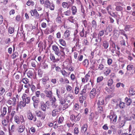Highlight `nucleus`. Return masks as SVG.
Masks as SVG:
<instances>
[{"label":"nucleus","instance_id":"obj_1","mask_svg":"<svg viewBox=\"0 0 135 135\" xmlns=\"http://www.w3.org/2000/svg\"><path fill=\"white\" fill-rule=\"evenodd\" d=\"M21 98L22 101H20L18 105V107L20 108L25 107L26 106V104H30L31 102L30 97L28 96L25 93H23V94Z\"/></svg>","mask_w":135,"mask_h":135},{"label":"nucleus","instance_id":"obj_2","mask_svg":"<svg viewBox=\"0 0 135 135\" xmlns=\"http://www.w3.org/2000/svg\"><path fill=\"white\" fill-rule=\"evenodd\" d=\"M60 49L59 56L61 60H63L65 58V56L68 55L70 53V50L67 47H63L61 46H59Z\"/></svg>","mask_w":135,"mask_h":135},{"label":"nucleus","instance_id":"obj_3","mask_svg":"<svg viewBox=\"0 0 135 135\" xmlns=\"http://www.w3.org/2000/svg\"><path fill=\"white\" fill-rule=\"evenodd\" d=\"M14 120L15 122L17 124H20L21 122V123H24L25 122V120L23 115H21L20 117L15 115L14 117Z\"/></svg>","mask_w":135,"mask_h":135},{"label":"nucleus","instance_id":"obj_4","mask_svg":"<svg viewBox=\"0 0 135 135\" xmlns=\"http://www.w3.org/2000/svg\"><path fill=\"white\" fill-rule=\"evenodd\" d=\"M44 92L45 94L46 97L49 98L50 100L54 98L55 97L53 95V93L52 92V90H49L47 88H46L44 90Z\"/></svg>","mask_w":135,"mask_h":135},{"label":"nucleus","instance_id":"obj_5","mask_svg":"<svg viewBox=\"0 0 135 135\" xmlns=\"http://www.w3.org/2000/svg\"><path fill=\"white\" fill-rule=\"evenodd\" d=\"M44 6L46 8H49L51 11L54 10L55 5L53 3H51L49 0H45Z\"/></svg>","mask_w":135,"mask_h":135},{"label":"nucleus","instance_id":"obj_6","mask_svg":"<svg viewBox=\"0 0 135 135\" xmlns=\"http://www.w3.org/2000/svg\"><path fill=\"white\" fill-rule=\"evenodd\" d=\"M26 115L27 119L30 120H32L35 122L37 120V118L36 115L32 113V112L29 110L27 112Z\"/></svg>","mask_w":135,"mask_h":135},{"label":"nucleus","instance_id":"obj_7","mask_svg":"<svg viewBox=\"0 0 135 135\" xmlns=\"http://www.w3.org/2000/svg\"><path fill=\"white\" fill-rule=\"evenodd\" d=\"M81 118V115L80 113L75 115L72 114L70 117V119L72 120H74L75 122H76L79 121Z\"/></svg>","mask_w":135,"mask_h":135},{"label":"nucleus","instance_id":"obj_8","mask_svg":"<svg viewBox=\"0 0 135 135\" xmlns=\"http://www.w3.org/2000/svg\"><path fill=\"white\" fill-rule=\"evenodd\" d=\"M2 120L1 123L3 126V128L4 131H6L7 130V128L8 127V123L5 119V117L3 118H0Z\"/></svg>","mask_w":135,"mask_h":135},{"label":"nucleus","instance_id":"obj_9","mask_svg":"<svg viewBox=\"0 0 135 135\" xmlns=\"http://www.w3.org/2000/svg\"><path fill=\"white\" fill-rule=\"evenodd\" d=\"M62 107L59 106L53 109L51 115L53 117L56 116L61 110Z\"/></svg>","mask_w":135,"mask_h":135},{"label":"nucleus","instance_id":"obj_10","mask_svg":"<svg viewBox=\"0 0 135 135\" xmlns=\"http://www.w3.org/2000/svg\"><path fill=\"white\" fill-rule=\"evenodd\" d=\"M32 99L33 102V105L35 108H36L40 102V99L37 98L35 96H33L32 97Z\"/></svg>","mask_w":135,"mask_h":135},{"label":"nucleus","instance_id":"obj_11","mask_svg":"<svg viewBox=\"0 0 135 135\" xmlns=\"http://www.w3.org/2000/svg\"><path fill=\"white\" fill-rule=\"evenodd\" d=\"M16 99L15 97H13L12 98H9L7 102V103L9 105L15 106L16 104Z\"/></svg>","mask_w":135,"mask_h":135},{"label":"nucleus","instance_id":"obj_12","mask_svg":"<svg viewBox=\"0 0 135 135\" xmlns=\"http://www.w3.org/2000/svg\"><path fill=\"white\" fill-rule=\"evenodd\" d=\"M52 49L54 52L55 54L58 56H59L60 54V50L58 46L55 44L53 45L52 46Z\"/></svg>","mask_w":135,"mask_h":135},{"label":"nucleus","instance_id":"obj_13","mask_svg":"<svg viewBox=\"0 0 135 135\" xmlns=\"http://www.w3.org/2000/svg\"><path fill=\"white\" fill-rule=\"evenodd\" d=\"M16 45L14 44L13 45V52L11 55V57L12 59H14L17 57L19 56V54L18 52L15 51Z\"/></svg>","mask_w":135,"mask_h":135},{"label":"nucleus","instance_id":"obj_14","mask_svg":"<svg viewBox=\"0 0 135 135\" xmlns=\"http://www.w3.org/2000/svg\"><path fill=\"white\" fill-rule=\"evenodd\" d=\"M30 13L31 14L32 16H34L35 18L36 19H38L40 17L39 14L37 11L36 9H35L33 10H31Z\"/></svg>","mask_w":135,"mask_h":135},{"label":"nucleus","instance_id":"obj_15","mask_svg":"<svg viewBox=\"0 0 135 135\" xmlns=\"http://www.w3.org/2000/svg\"><path fill=\"white\" fill-rule=\"evenodd\" d=\"M36 114L37 117L41 118V120H44L46 116V114L41 111H38L36 112Z\"/></svg>","mask_w":135,"mask_h":135},{"label":"nucleus","instance_id":"obj_16","mask_svg":"<svg viewBox=\"0 0 135 135\" xmlns=\"http://www.w3.org/2000/svg\"><path fill=\"white\" fill-rule=\"evenodd\" d=\"M50 58L51 60L54 62H58L60 60V59L59 57L55 58L54 55L53 54H50Z\"/></svg>","mask_w":135,"mask_h":135},{"label":"nucleus","instance_id":"obj_17","mask_svg":"<svg viewBox=\"0 0 135 135\" xmlns=\"http://www.w3.org/2000/svg\"><path fill=\"white\" fill-rule=\"evenodd\" d=\"M96 89L95 88H93L90 91V97L91 99H93L95 97L97 94Z\"/></svg>","mask_w":135,"mask_h":135},{"label":"nucleus","instance_id":"obj_18","mask_svg":"<svg viewBox=\"0 0 135 135\" xmlns=\"http://www.w3.org/2000/svg\"><path fill=\"white\" fill-rule=\"evenodd\" d=\"M115 5L116 6V9L118 11H122L123 9V8L121 6H123V4L119 2H117L115 3Z\"/></svg>","mask_w":135,"mask_h":135},{"label":"nucleus","instance_id":"obj_19","mask_svg":"<svg viewBox=\"0 0 135 135\" xmlns=\"http://www.w3.org/2000/svg\"><path fill=\"white\" fill-rule=\"evenodd\" d=\"M58 98L59 101V103L62 105L64 104L66 102L65 99L61 95H59L58 96Z\"/></svg>","mask_w":135,"mask_h":135},{"label":"nucleus","instance_id":"obj_20","mask_svg":"<svg viewBox=\"0 0 135 135\" xmlns=\"http://www.w3.org/2000/svg\"><path fill=\"white\" fill-rule=\"evenodd\" d=\"M1 114L0 115V118H3V117H5V116L7 113V107H4L3 108L2 111H1Z\"/></svg>","mask_w":135,"mask_h":135},{"label":"nucleus","instance_id":"obj_21","mask_svg":"<svg viewBox=\"0 0 135 135\" xmlns=\"http://www.w3.org/2000/svg\"><path fill=\"white\" fill-rule=\"evenodd\" d=\"M49 77L47 75H46L44 76L41 79V81L43 84L45 85L47 83V82L49 81Z\"/></svg>","mask_w":135,"mask_h":135},{"label":"nucleus","instance_id":"obj_22","mask_svg":"<svg viewBox=\"0 0 135 135\" xmlns=\"http://www.w3.org/2000/svg\"><path fill=\"white\" fill-rule=\"evenodd\" d=\"M75 124V123L73 121L71 122L70 120L67 121L66 123V126L69 128L73 127Z\"/></svg>","mask_w":135,"mask_h":135},{"label":"nucleus","instance_id":"obj_23","mask_svg":"<svg viewBox=\"0 0 135 135\" xmlns=\"http://www.w3.org/2000/svg\"><path fill=\"white\" fill-rule=\"evenodd\" d=\"M25 126H20L17 128V130L18 132L20 133H22L25 130Z\"/></svg>","mask_w":135,"mask_h":135},{"label":"nucleus","instance_id":"obj_24","mask_svg":"<svg viewBox=\"0 0 135 135\" xmlns=\"http://www.w3.org/2000/svg\"><path fill=\"white\" fill-rule=\"evenodd\" d=\"M71 9L73 15H75L76 14L77 12L78 9L75 6H72L71 7Z\"/></svg>","mask_w":135,"mask_h":135},{"label":"nucleus","instance_id":"obj_25","mask_svg":"<svg viewBox=\"0 0 135 135\" xmlns=\"http://www.w3.org/2000/svg\"><path fill=\"white\" fill-rule=\"evenodd\" d=\"M117 118V116L114 114L110 115V121H112L113 123H115L116 122Z\"/></svg>","mask_w":135,"mask_h":135},{"label":"nucleus","instance_id":"obj_26","mask_svg":"<svg viewBox=\"0 0 135 135\" xmlns=\"http://www.w3.org/2000/svg\"><path fill=\"white\" fill-rule=\"evenodd\" d=\"M67 91L68 92H72L73 93V88L69 84H67L65 86Z\"/></svg>","mask_w":135,"mask_h":135},{"label":"nucleus","instance_id":"obj_27","mask_svg":"<svg viewBox=\"0 0 135 135\" xmlns=\"http://www.w3.org/2000/svg\"><path fill=\"white\" fill-rule=\"evenodd\" d=\"M51 101H52L51 102V105L54 108H57V105L56 104V99L55 97H54L52 99L50 100Z\"/></svg>","mask_w":135,"mask_h":135},{"label":"nucleus","instance_id":"obj_28","mask_svg":"<svg viewBox=\"0 0 135 135\" xmlns=\"http://www.w3.org/2000/svg\"><path fill=\"white\" fill-rule=\"evenodd\" d=\"M71 32L68 30H66L64 32V36L65 38H67L69 37L70 35Z\"/></svg>","mask_w":135,"mask_h":135},{"label":"nucleus","instance_id":"obj_29","mask_svg":"<svg viewBox=\"0 0 135 135\" xmlns=\"http://www.w3.org/2000/svg\"><path fill=\"white\" fill-rule=\"evenodd\" d=\"M60 44L62 46H66V44L65 41L62 38H60L59 40Z\"/></svg>","mask_w":135,"mask_h":135},{"label":"nucleus","instance_id":"obj_30","mask_svg":"<svg viewBox=\"0 0 135 135\" xmlns=\"http://www.w3.org/2000/svg\"><path fill=\"white\" fill-rule=\"evenodd\" d=\"M97 109L98 112L101 113L103 111V108L104 105H101L100 104H97Z\"/></svg>","mask_w":135,"mask_h":135},{"label":"nucleus","instance_id":"obj_31","mask_svg":"<svg viewBox=\"0 0 135 135\" xmlns=\"http://www.w3.org/2000/svg\"><path fill=\"white\" fill-rule=\"evenodd\" d=\"M88 126L86 124H84L81 128V131L82 132L85 133L87 130Z\"/></svg>","mask_w":135,"mask_h":135},{"label":"nucleus","instance_id":"obj_32","mask_svg":"<svg viewBox=\"0 0 135 135\" xmlns=\"http://www.w3.org/2000/svg\"><path fill=\"white\" fill-rule=\"evenodd\" d=\"M125 100L127 105L128 106L130 105L132 102L131 99L127 97L126 98Z\"/></svg>","mask_w":135,"mask_h":135},{"label":"nucleus","instance_id":"obj_33","mask_svg":"<svg viewBox=\"0 0 135 135\" xmlns=\"http://www.w3.org/2000/svg\"><path fill=\"white\" fill-rule=\"evenodd\" d=\"M97 104H100L101 105H104V101L103 97H100L99 98Z\"/></svg>","mask_w":135,"mask_h":135},{"label":"nucleus","instance_id":"obj_34","mask_svg":"<svg viewBox=\"0 0 135 135\" xmlns=\"http://www.w3.org/2000/svg\"><path fill=\"white\" fill-rule=\"evenodd\" d=\"M41 67L42 69H47L49 68V66L48 64L47 63H46L45 62H44L42 63Z\"/></svg>","mask_w":135,"mask_h":135},{"label":"nucleus","instance_id":"obj_35","mask_svg":"<svg viewBox=\"0 0 135 135\" xmlns=\"http://www.w3.org/2000/svg\"><path fill=\"white\" fill-rule=\"evenodd\" d=\"M56 22L57 23L61 25L62 23V19L61 17L58 16L55 19Z\"/></svg>","mask_w":135,"mask_h":135},{"label":"nucleus","instance_id":"obj_36","mask_svg":"<svg viewBox=\"0 0 135 135\" xmlns=\"http://www.w3.org/2000/svg\"><path fill=\"white\" fill-rule=\"evenodd\" d=\"M21 81H22L23 83L25 84H29L30 82L29 79L26 78H22L21 80Z\"/></svg>","mask_w":135,"mask_h":135},{"label":"nucleus","instance_id":"obj_37","mask_svg":"<svg viewBox=\"0 0 135 135\" xmlns=\"http://www.w3.org/2000/svg\"><path fill=\"white\" fill-rule=\"evenodd\" d=\"M27 74L28 78H31L33 76V71L31 70H29L27 73Z\"/></svg>","mask_w":135,"mask_h":135},{"label":"nucleus","instance_id":"obj_38","mask_svg":"<svg viewBox=\"0 0 135 135\" xmlns=\"http://www.w3.org/2000/svg\"><path fill=\"white\" fill-rule=\"evenodd\" d=\"M83 65L85 67H87L89 64V62L87 59H85L82 62Z\"/></svg>","mask_w":135,"mask_h":135},{"label":"nucleus","instance_id":"obj_39","mask_svg":"<svg viewBox=\"0 0 135 135\" xmlns=\"http://www.w3.org/2000/svg\"><path fill=\"white\" fill-rule=\"evenodd\" d=\"M80 54L78 51H76L73 53V56L75 59H77Z\"/></svg>","mask_w":135,"mask_h":135},{"label":"nucleus","instance_id":"obj_40","mask_svg":"<svg viewBox=\"0 0 135 135\" xmlns=\"http://www.w3.org/2000/svg\"><path fill=\"white\" fill-rule=\"evenodd\" d=\"M61 73L64 77L68 76V73L65 70L62 69L61 70Z\"/></svg>","mask_w":135,"mask_h":135},{"label":"nucleus","instance_id":"obj_41","mask_svg":"<svg viewBox=\"0 0 135 135\" xmlns=\"http://www.w3.org/2000/svg\"><path fill=\"white\" fill-rule=\"evenodd\" d=\"M64 120V117L62 116H60L58 119V122L59 124H62Z\"/></svg>","mask_w":135,"mask_h":135},{"label":"nucleus","instance_id":"obj_42","mask_svg":"<svg viewBox=\"0 0 135 135\" xmlns=\"http://www.w3.org/2000/svg\"><path fill=\"white\" fill-rule=\"evenodd\" d=\"M70 62L69 59H66V60L63 63V66L64 67L65 66H66L68 64H71Z\"/></svg>","mask_w":135,"mask_h":135},{"label":"nucleus","instance_id":"obj_43","mask_svg":"<svg viewBox=\"0 0 135 135\" xmlns=\"http://www.w3.org/2000/svg\"><path fill=\"white\" fill-rule=\"evenodd\" d=\"M48 102H49L48 101H47L45 103V104H42L41 105V109L43 111L45 112L46 110V107L45 106V104H47Z\"/></svg>","mask_w":135,"mask_h":135},{"label":"nucleus","instance_id":"obj_44","mask_svg":"<svg viewBox=\"0 0 135 135\" xmlns=\"http://www.w3.org/2000/svg\"><path fill=\"white\" fill-rule=\"evenodd\" d=\"M71 13V12L70 10H67L66 11H65L64 12V14L66 16H70Z\"/></svg>","mask_w":135,"mask_h":135},{"label":"nucleus","instance_id":"obj_45","mask_svg":"<svg viewBox=\"0 0 135 135\" xmlns=\"http://www.w3.org/2000/svg\"><path fill=\"white\" fill-rule=\"evenodd\" d=\"M80 89L78 86H76L74 89V93L75 95H77L79 93Z\"/></svg>","mask_w":135,"mask_h":135},{"label":"nucleus","instance_id":"obj_46","mask_svg":"<svg viewBox=\"0 0 135 135\" xmlns=\"http://www.w3.org/2000/svg\"><path fill=\"white\" fill-rule=\"evenodd\" d=\"M62 6L64 8H68L70 6H69L68 2H65L62 3Z\"/></svg>","mask_w":135,"mask_h":135},{"label":"nucleus","instance_id":"obj_47","mask_svg":"<svg viewBox=\"0 0 135 135\" xmlns=\"http://www.w3.org/2000/svg\"><path fill=\"white\" fill-rule=\"evenodd\" d=\"M85 97L84 96H80L79 97V101L82 104L83 103L84 100L85 99Z\"/></svg>","mask_w":135,"mask_h":135},{"label":"nucleus","instance_id":"obj_48","mask_svg":"<svg viewBox=\"0 0 135 135\" xmlns=\"http://www.w3.org/2000/svg\"><path fill=\"white\" fill-rule=\"evenodd\" d=\"M81 11L83 14L82 15L83 17L84 18L86 14L85 13V11L83 6H81Z\"/></svg>","mask_w":135,"mask_h":135},{"label":"nucleus","instance_id":"obj_49","mask_svg":"<svg viewBox=\"0 0 135 135\" xmlns=\"http://www.w3.org/2000/svg\"><path fill=\"white\" fill-rule=\"evenodd\" d=\"M43 73V71L41 69H39L38 71V74L40 77H42Z\"/></svg>","mask_w":135,"mask_h":135},{"label":"nucleus","instance_id":"obj_50","mask_svg":"<svg viewBox=\"0 0 135 135\" xmlns=\"http://www.w3.org/2000/svg\"><path fill=\"white\" fill-rule=\"evenodd\" d=\"M129 92L130 95H133L135 94V90H134L132 88L130 89Z\"/></svg>","mask_w":135,"mask_h":135},{"label":"nucleus","instance_id":"obj_51","mask_svg":"<svg viewBox=\"0 0 135 135\" xmlns=\"http://www.w3.org/2000/svg\"><path fill=\"white\" fill-rule=\"evenodd\" d=\"M11 41V39L9 38L6 39L4 41V44L6 45L7 44V45H8L7 47L9 46V43Z\"/></svg>","mask_w":135,"mask_h":135},{"label":"nucleus","instance_id":"obj_52","mask_svg":"<svg viewBox=\"0 0 135 135\" xmlns=\"http://www.w3.org/2000/svg\"><path fill=\"white\" fill-rule=\"evenodd\" d=\"M104 74L106 76L108 75L110 73V69L106 68V69L105 70Z\"/></svg>","mask_w":135,"mask_h":135},{"label":"nucleus","instance_id":"obj_53","mask_svg":"<svg viewBox=\"0 0 135 135\" xmlns=\"http://www.w3.org/2000/svg\"><path fill=\"white\" fill-rule=\"evenodd\" d=\"M15 128V125L13 124L11 126V130L9 129V133L10 135H11V134L10 133V131H11L12 132H14Z\"/></svg>","mask_w":135,"mask_h":135},{"label":"nucleus","instance_id":"obj_54","mask_svg":"<svg viewBox=\"0 0 135 135\" xmlns=\"http://www.w3.org/2000/svg\"><path fill=\"white\" fill-rule=\"evenodd\" d=\"M103 46L105 49H106L108 47V43L106 41H104L103 42Z\"/></svg>","mask_w":135,"mask_h":135},{"label":"nucleus","instance_id":"obj_55","mask_svg":"<svg viewBox=\"0 0 135 135\" xmlns=\"http://www.w3.org/2000/svg\"><path fill=\"white\" fill-rule=\"evenodd\" d=\"M79 133V128L78 127L75 128L74 130V134H78Z\"/></svg>","mask_w":135,"mask_h":135},{"label":"nucleus","instance_id":"obj_56","mask_svg":"<svg viewBox=\"0 0 135 135\" xmlns=\"http://www.w3.org/2000/svg\"><path fill=\"white\" fill-rule=\"evenodd\" d=\"M79 105L78 103H75L74 105L73 108L74 109L76 110H78L79 109Z\"/></svg>","mask_w":135,"mask_h":135},{"label":"nucleus","instance_id":"obj_57","mask_svg":"<svg viewBox=\"0 0 135 135\" xmlns=\"http://www.w3.org/2000/svg\"><path fill=\"white\" fill-rule=\"evenodd\" d=\"M5 91V89L3 87H1L0 88V95H3Z\"/></svg>","mask_w":135,"mask_h":135},{"label":"nucleus","instance_id":"obj_58","mask_svg":"<svg viewBox=\"0 0 135 135\" xmlns=\"http://www.w3.org/2000/svg\"><path fill=\"white\" fill-rule=\"evenodd\" d=\"M91 23L92 25V27L95 28L97 26V23L96 21L94 20H93L91 22Z\"/></svg>","mask_w":135,"mask_h":135},{"label":"nucleus","instance_id":"obj_59","mask_svg":"<svg viewBox=\"0 0 135 135\" xmlns=\"http://www.w3.org/2000/svg\"><path fill=\"white\" fill-rule=\"evenodd\" d=\"M14 28L10 27L8 28V32L10 34L14 32Z\"/></svg>","mask_w":135,"mask_h":135},{"label":"nucleus","instance_id":"obj_60","mask_svg":"<svg viewBox=\"0 0 135 135\" xmlns=\"http://www.w3.org/2000/svg\"><path fill=\"white\" fill-rule=\"evenodd\" d=\"M26 4L28 6H30L31 5L33 6L34 5L35 3L33 1H28L27 2Z\"/></svg>","mask_w":135,"mask_h":135},{"label":"nucleus","instance_id":"obj_61","mask_svg":"<svg viewBox=\"0 0 135 135\" xmlns=\"http://www.w3.org/2000/svg\"><path fill=\"white\" fill-rule=\"evenodd\" d=\"M83 55L80 54L79 56H78V57L77 59L78 60V61H81L83 60Z\"/></svg>","mask_w":135,"mask_h":135},{"label":"nucleus","instance_id":"obj_62","mask_svg":"<svg viewBox=\"0 0 135 135\" xmlns=\"http://www.w3.org/2000/svg\"><path fill=\"white\" fill-rule=\"evenodd\" d=\"M68 20L70 22L73 23L74 20V17L72 16H70L68 18Z\"/></svg>","mask_w":135,"mask_h":135},{"label":"nucleus","instance_id":"obj_63","mask_svg":"<svg viewBox=\"0 0 135 135\" xmlns=\"http://www.w3.org/2000/svg\"><path fill=\"white\" fill-rule=\"evenodd\" d=\"M133 65H128L127 67V69L128 70L130 71L132 70L133 68Z\"/></svg>","mask_w":135,"mask_h":135},{"label":"nucleus","instance_id":"obj_64","mask_svg":"<svg viewBox=\"0 0 135 135\" xmlns=\"http://www.w3.org/2000/svg\"><path fill=\"white\" fill-rule=\"evenodd\" d=\"M74 2V0H68V3L69 6L73 5Z\"/></svg>","mask_w":135,"mask_h":135}]
</instances>
